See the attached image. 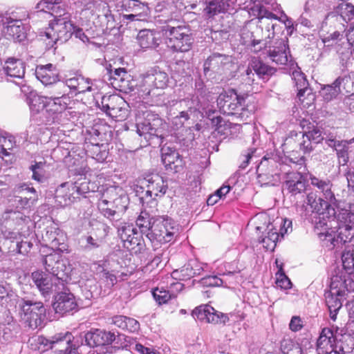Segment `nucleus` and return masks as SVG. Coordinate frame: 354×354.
I'll use <instances>...</instances> for the list:
<instances>
[{
	"label": "nucleus",
	"instance_id": "61",
	"mask_svg": "<svg viewBox=\"0 0 354 354\" xmlns=\"http://www.w3.org/2000/svg\"><path fill=\"white\" fill-rule=\"evenodd\" d=\"M32 247V243L27 241H21L16 244L17 253L22 254L28 253Z\"/></svg>",
	"mask_w": 354,
	"mask_h": 354
},
{
	"label": "nucleus",
	"instance_id": "51",
	"mask_svg": "<svg viewBox=\"0 0 354 354\" xmlns=\"http://www.w3.org/2000/svg\"><path fill=\"white\" fill-rule=\"evenodd\" d=\"M282 346L284 354H303L300 345L290 340L285 341Z\"/></svg>",
	"mask_w": 354,
	"mask_h": 354
},
{
	"label": "nucleus",
	"instance_id": "23",
	"mask_svg": "<svg viewBox=\"0 0 354 354\" xmlns=\"http://www.w3.org/2000/svg\"><path fill=\"white\" fill-rule=\"evenodd\" d=\"M336 337L333 332L328 328L322 330L317 344V351L318 354H337L336 351Z\"/></svg>",
	"mask_w": 354,
	"mask_h": 354
},
{
	"label": "nucleus",
	"instance_id": "42",
	"mask_svg": "<svg viewBox=\"0 0 354 354\" xmlns=\"http://www.w3.org/2000/svg\"><path fill=\"white\" fill-rule=\"evenodd\" d=\"M250 65L255 73L262 77L272 75L275 72L274 68L266 65L257 58L252 59Z\"/></svg>",
	"mask_w": 354,
	"mask_h": 354
},
{
	"label": "nucleus",
	"instance_id": "49",
	"mask_svg": "<svg viewBox=\"0 0 354 354\" xmlns=\"http://www.w3.org/2000/svg\"><path fill=\"white\" fill-rule=\"evenodd\" d=\"M278 21H269V22H261L263 27L262 30H265L267 32V39L268 40H272L271 39H274V35L279 29H281L280 25L277 24Z\"/></svg>",
	"mask_w": 354,
	"mask_h": 354
},
{
	"label": "nucleus",
	"instance_id": "4",
	"mask_svg": "<svg viewBox=\"0 0 354 354\" xmlns=\"http://www.w3.org/2000/svg\"><path fill=\"white\" fill-rule=\"evenodd\" d=\"M167 46L176 51H188L194 42L190 30L185 26L176 25V21H169L162 27Z\"/></svg>",
	"mask_w": 354,
	"mask_h": 354
},
{
	"label": "nucleus",
	"instance_id": "13",
	"mask_svg": "<svg viewBox=\"0 0 354 354\" xmlns=\"http://www.w3.org/2000/svg\"><path fill=\"white\" fill-rule=\"evenodd\" d=\"M143 118L141 117L137 118V133L140 136H143L147 141H149L159 136V133H161L160 126L162 121L150 113L147 112Z\"/></svg>",
	"mask_w": 354,
	"mask_h": 354
},
{
	"label": "nucleus",
	"instance_id": "28",
	"mask_svg": "<svg viewBox=\"0 0 354 354\" xmlns=\"http://www.w3.org/2000/svg\"><path fill=\"white\" fill-rule=\"evenodd\" d=\"M114 194L109 193L108 188L102 194L97 203V207L100 213L111 222H115L114 207Z\"/></svg>",
	"mask_w": 354,
	"mask_h": 354
},
{
	"label": "nucleus",
	"instance_id": "18",
	"mask_svg": "<svg viewBox=\"0 0 354 354\" xmlns=\"http://www.w3.org/2000/svg\"><path fill=\"white\" fill-rule=\"evenodd\" d=\"M308 176L310 184L317 188L325 198V200L321 198H318L320 205L328 207L330 203L335 201V195L332 192L333 183L331 180L328 178H319L312 174H309Z\"/></svg>",
	"mask_w": 354,
	"mask_h": 354
},
{
	"label": "nucleus",
	"instance_id": "10",
	"mask_svg": "<svg viewBox=\"0 0 354 354\" xmlns=\"http://www.w3.org/2000/svg\"><path fill=\"white\" fill-rule=\"evenodd\" d=\"M244 101V98L232 89L222 92L216 99L221 112L227 115H237L239 117L243 114V112L239 113V111H245L243 108Z\"/></svg>",
	"mask_w": 354,
	"mask_h": 354
},
{
	"label": "nucleus",
	"instance_id": "57",
	"mask_svg": "<svg viewBox=\"0 0 354 354\" xmlns=\"http://www.w3.org/2000/svg\"><path fill=\"white\" fill-rule=\"evenodd\" d=\"M131 12L135 14L138 17V19H144L145 21L149 14V8L144 3H141Z\"/></svg>",
	"mask_w": 354,
	"mask_h": 354
},
{
	"label": "nucleus",
	"instance_id": "8",
	"mask_svg": "<svg viewBox=\"0 0 354 354\" xmlns=\"http://www.w3.org/2000/svg\"><path fill=\"white\" fill-rule=\"evenodd\" d=\"M176 232L177 228L171 218L167 216H158L152 223L151 231L147 234V238L152 243H166L174 239Z\"/></svg>",
	"mask_w": 354,
	"mask_h": 354
},
{
	"label": "nucleus",
	"instance_id": "33",
	"mask_svg": "<svg viewBox=\"0 0 354 354\" xmlns=\"http://www.w3.org/2000/svg\"><path fill=\"white\" fill-rule=\"evenodd\" d=\"M292 80L295 82V85L299 92V95L301 97L304 93H308V102L315 99V95L312 92L311 88H308V82L303 73L299 71L292 72Z\"/></svg>",
	"mask_w": 354,
	"mask_h": 354
},
{
	"label": "nucleus",
	"instance_id": "30",
	"mask_svg": "<svg viewBox=\"0 0 354 354\" xmlns=\"http://www.w3.org/2000/svg\"><path fill=\"white\" fill-rule=\"evenodd\" d=\"M3 69L8 76L23 79L25 75L26 64L19 59L10 57L3 65Z\"/></svg>",
	"mask_w": 354,
	"mask_h": 354
},
{
	"label": "nucleus",
	"instance_id": "22",
	"mask_svg": "<svg viewBox=\"0 0 354 354\" xmlns=\"http://www.w3.org/2000/svg\"><path fill=\"white\" fill-rule=\"evenodd\" d=\"M77 190L76 184L73 183H62L55 191L56 202L63 207L70 205L79 199Z\"/></svg>",
	"mask_w": 354,
	"mask_h": 354
},
{
	"label": "nucleus",
	"instance_id": "56",
	"mask_svg": "<svg viewBox=\"0 0 354 354\" xmlns=\"http://www.w3.org/2000/svg\"><path fill=\"white\" fill-rule=\"evenodd\" d=\"M306 203L310 205L317 212H320L322 209H326L327 207H322L319 201L316 199V195L314 193H309L306 196Z\"/></svg>",
	"mask_w": 354,
	"mask_h": 354
},
{
	"label": "nucleus",
	"instance_id": "39",
	"mask_svg": "<svg viewBox=\"0 0 354 354\" xmlns=\"http://www.w3.org/2000/svg\"><path fill=\"white\" fill-rule=\"evenodd\" d=\"M267 230H268L267 235L262 238L261 243L267 250H273L279 239V234L273 224H269Z\"/></svg>",
	"mask_w": 354,
	"mask_h": 354
},
{
	"label": "nucleus",
	"instance_id": "62",
	"mask_svg": "<svg viewBox=\"0 0 354 354\" xmlns=\"http://www.w3.org/2000/svg\"><path fill=\"white\" fill-rule=\"evenodd\" d=\"M131 337H127L124 335H118L117 338L115 337V343L120 344L118 347L121 348L127 349L131 344Z\"/></svg>",
	"mask_w": 354,
	"mask_h": 354
},
{
	"label": "nucleus",
	"instance_id": "38",
	"mask_svg": "<svg viewBox=\"0 0 354 354\" xmlns=\"http://www.w3.org/2000/svg\"><path fill=\"white\" fill-rule=\"evenodd\" d=\"M201 89L203 88L201 87L197 88V93H198L201 97H199L198 95L193 96L192 99L185 101L186 105L188 106L190 111H199L200 109H205V101L213 100V97H210L209 95L205 98V96H203V94L204 93L206 95L205 91H201Z\"/></svg>",
	"mask_w": 354,
	"mask_h": 354
},
{
	"label": "nucleus",
	"instance_id": "16",
	"mask_svg": "<svg viewBox=\"0 0 354 354\" xmlns=\"http://www.w3.org/2000/svg\"><path fill=\"white\" fill-rule=\"evenodd\" d=\"M106 69L109 75V79L111 81V84L115 88L125 93L133 91L134 82L125 68H118L112 69L110 67Z\"/></svg>",
	"mask_w": 354,
	"mask_h": 354
},
{
	"label": "nucleus",
	"instance_id": "7",
	"mask_svg": "<svg viewBox=\"0 0 354 354\" xmlns=\"http://www.w3.org/2000/svg\"><path fill=\"white\" fill-rule=\"evenodd\" d=\"M19 308L21 320L29 328L35 329L44 324L46 310L42 302L22 299Z\"/></svg>",
	"mask_w": 354,
	"mask_h": 354
},
{
	"label": "nucleus",
	"instance_id": "37",
	"mask_svg": "<svg viewBox=\"0 0 354 354\" xmlns=\"http://www.w3.org/2000/svg\"><path fill=\"white\" fill-rule=\"evenodd\" d=\"M48 97L41 96L37 93H31L28 96L30 109L33 113H39L45 108L48 109Z\"/></svg>",
	"mask_w": 354,
	"mask_h": 354
},
{
	"label": "nucleus",
	"instance_id": "48",
	"mask_svg": "<svg viewBox=\"0 0 354 354\" xmlns=\"http://www.w3.org/2000/svg\"><path fill=\"white\" fill-rule=\"evenodd\" d=\"M275 283L277 287L283 290H288L292 287V283L283 272V267H279L275 273Z\"/></svg>",
	"mask_w": 354,
	"mask_h": 354
},
{
	"label": "nucleus",
	"instance_id": "60",
	"mask_svg": "<svg viewBox=\"0 0 354 354\" xmlns=\"http://www.w3.org/2000/svg\"><path fill=\"white\" fill-rule=\"evenodd\" d=\"M82 77V76H76L66 79L62 84V87L65 88L66 86H68L70 89L76 91L80 84L79 80Z\"/></svg>",
	"mask_w": 354,
	"mask_h": 354
},
{
	"label": "nucleus",
	"instance_id": "3",
	"mask_svg": "<svg viewBox=\"0 0 354 354\" xmlns=\"http://www.w3.org/2000/svg\"><path fill=\"white\" fill-rule=\"evenodd\" d=\"M30 222L29 216L19 210L7 209L0 218V230L5 238L16 239L28 234Z\"/></svg>",
	"mask_w": 354,
	"mask_h": 354
},
{
	"label": "nucleus",
	"instance_id": "27",
	"mask_svg": "<svg viewBox=\"0 0 354 354\" xmlns=\"http://www.w3.org/2000/svg\"><path fill=\"white\" fill-rule=\"evenodd\" d=\"M285 187L291 195H297L305 192L306 182L301 173L285 172Z\"/></svg>",
	"mask_w": 354,
	"mask_h": 354
},
{
	"label": "nucleus",
	"instance_id": "36",
	"mask_svg": "<svg viewBox=\"0 0 354 354\" xmlns=\"http://www.w3.org/2000/svg\"><path fill=\"white\" fill-rule=\"evenodd\" d=\"M6 33L15 39L21 41L25 37L22 21L18 19H9L6 27Z\"/></svg>",
	"mask_w": 354,
	"mask_h": 354
},
{
	"label": "nucleus",
	"instance_id": "63",
	"mask_svg": "<svg viewBox=\"0 0 354 354\" xmlns=\"http://www.w3.org/2000/svg\"><path fill=\"white\" fill-rule=\"evenodd\" d=\"M342 266H354V254L352 251L343 252L342 255Z\"/></svg>",
	"mask_w": 354,
	"mask_h": 354
},
{
	"label": "nucleus",
	"instance_id": "20",
	"mask_svg": "<svg viewBox=\"0 0 354 354\" xmlns=\"http://www.w3.org/2000/svg\"><path fill=\"white\" fill-rule=\"evenodd\" d=\"M28 192L35 194L36 191L33 187H30L26 184L16 186L14 189V194L19 195L10 199V206H15L17 208H26L33 205L37 198L36 196L28 198L26 196Z\"/></svg>",
	"mask_w": 354,
	"mask_h": 354
},
{
	"label": "nucleus",
	"instance_id": "32",
	"mask_svg": "<svg viewBox=\"0 0 354 354\" xmlns=\"http://www.w3.org/2000/svg\"><path fill=\"white\" fill-rule=\"evenodd\" d=\"M70 98L64 94V91H59L57 96L48 97V109L47 111L59 113L65 110L69 104Z\"/></svg>",
	"mask_w": 354,
	"mask_h": 354
},
{
	"label": "nucleus",
	"instance_id": "35",
	"mask_svg": "<svg viewBox=\"0 0 354 354\" xmlns=\"http://www.w3.org/2000/svg\"><path fill=\"white\" fill-rule=\"evenodd\" d=\"M336 353L337 354H353L354 353V337L349 334L337 335L336 337Z\"/></svg>",
	"mask_w": 354,
	"mask_h": 354
},
{
	"label": "nucleus",
	"instance_id": "34",
	"mask_svg": "<svg viewBox=\"0 0 354 354\" xmlns=\"http://www.w3.org/2000/svg\"><path fill=\"white\" fill-rule=\"evenodd\" d=\"M230 0H204V12L209 17L224 12L230 6Z\"/></svg>",
	"mask_w": 354,
	"mask_h": 354
},
{
	"label": "nucleus",
	"instance_id": "19",
	"mask_svg": "<svg viewBox=\"0 0 354 354\" xmlns=\"http://www.w3.org/2000/svg\"><path fill=\"white\" fill-rule=\"evenodd\" d=\"M324 225H326L325 230L326 231L324 233L326 234V238H328L327 241H330L333 247L339 246V244L342 245L346 242L351 241L354 237V225L345 223L339 225L336 237H332L331 234H329L327 223H322V222L320 221L319 223H317L316 227L319 228V226L322 227Z\"/></svg>",
	"mask_w": 354,
	"mask_h": 354
},
{
	"label": "nucleus",
	"instance_id": "21",
	"mask_svg": "<svg viewBox=\"0 0 354 354\" xmlns=\"http://www.w3.org/2000/svg\"><path fill=\"white\" fill-rule=\"evenodd\" d=\"M84 337L86 344L90 347L109 345L115 340L114 333L100 329H92Z\"/></svg>",
	"mask_w": 354,
	"mask_h": 354
},
{
	"label": "nucleus",
	"instance_id": "44",
	"mask_svg": "<svg viewBox=\"0 0 354 354\" xmlns=\"http://www.w3.org/2000/svg\"><path fill=\"white\" fill-rule=\"evenodd\" d=\"M336 13L346 22L354 17V6L349 3L342 2L335 10Z\"/></svg>",
	"mask_w": 354,
	"mask_h": 354
},
{
	"label": "nucleus",
	"instance_id": "59",
	"mask_svg": "<svg viewBox=\"0 0 354 354\" xmlns=\"http://www.w3.org/2000/svg\"><path fill=\"white\" fill-rule=\"evenodd\" d=\"M59 231L60 230L58 229L53 230L50 228V230H48L42 236L43 241L47 245H50V244L55 240L57 235H58L57 232H59Z\"/></svg>",
	"mask_w": 354,
	"mask_h": 354
},
{
	"label": "nucleus",
	"instance_id": "2",
	"mask_svg": "<svg viewBox=\"0 0 354 354\" xmlns=\"http://www.w3.org/2000/svg\"><path fill=\"white\" fill-rule=\"evenodd\" d=\"M354 267H335L333 272L330 290L325 293L326 303L333 321L337 319L338 311L342 306V301L346 292L347 281L352 280L351 274Z\"/></svg>",
	"mask_w": 354,
	"mask_h": 354
},
{
	"label": "nucleus",
	"instance_id": "12",
	"mask_svg": "<svg viewBox=\"0 0 354 354\" xmlns=\"http://www.w3.org/2000/svg\"><path fill=\"white\" fill-rule=\"evenodd\" d=\"M169 82L168 75L156 68H152L143 75L140 84L142 95H149L153 88L163 89Z\"/></svg>",
	"mask_w": 354,
	"mask_h": 354
},
{
	"label": "nucleus",
	"instance_id": "45",
	"mask_svg": "<svg viewBox=\"0 0 354 354\" xmlns=\"http://www.w3.org/2000/svg\"><path fill=\"white\" fill-rule=\"evenodd\" d=\"M112 223L117 227L118 235L122 241H128L129 236L135 234V231H136L133 225L122 223L121 220L117 223L118 224H116V222H112Z\"/></svg>",
	"mask_w": 354,
	"mask_h": 354
},
{
	"label": "nucleus",
	"instance_id": "46",
	"mask_svg": "<svg viewBox=\"0 0 354 354\" xmlns=\"http://www.w3.org/2000/svg\"><path fill=\"white\" fill-rule=\"evenodd\" d=\"M196 274L193 267H179L171 272V277L176 280H187Z\"/></svg>",
	"mask_w": 354,
	"mask_h": 354
},
{
	"label": "nucleus",
	"instance_id": "40",
	"mask_svg": "<svg viewBox=\"0 0 354 354\" xmlns=\"http://www.w3.org/2000/svg\"><path fill=\"white\" fill-rule=\"evenodd\" d=\"M138 44L142 48H149L156 46L154 33L149 30H142L137 37Z\"/></svg>",
	"mask_w": 354,
	"mask_h": 354
},
{
	"label": "nucleus",
	"instance_id": "11",
	"mask_svg": "<svg viewBox=\"0 0 354 354\" xmlns=\"http://www.w3.org/2000/svg\"><path fill=\"white\" fill-rule=\"evenodd\" d=\"M98 105L103 111L115 120H124L128 115L125 101L117 95L103 96Z\"/></svg>",
	"mask_w": 354,
	"mask_h": 354
},
{
	"label": "nucleus",
	"instance_id": "9",
	"mask_svg": "<svg viewBox=\"0 0 354 354\" xmlns=\"http://www.w3.org/2000/svg\"><path fill=\"white\" fill-rule=\"evenodd\" d=\"M286 165L273 158H264L257 169L259 182L264 185H277L281 180V173L286 172Z\"/></svg>",
	"mask_w": 354,
	"mask_h": 354
},
{
	"label": "nucleus",
	"instance_id": "25",
	"mask_svg": "<svg viewBox=\"0 0 354 354\" xmlns=\"http://www.w3.org/2000/svg\"><path fill=\"white\" fill-rule=\"evenodd\" d=\"M147 191L146 194L150 197L163 196L167 189V182L163 177L155 174L148 176L145 178Z\"/></svg>",
	"mask_w": 354,
	"mask_h": 354
},
{
	"label": "nucleus",
	"instance_id": "50",
	"mask_svg": "<svg viewBox=\"0 0 354 354\" xmlns=\"http://www.w3.org/2000/svg\"><path fill=\"white\" fill-rule=\"evenodd\" d=\"M170 252L166 249L158 252L151 261V263L154 266L163 265L167 266L169 263Z\"/></svg>",
	"mask_w": 354,
	"mask_h": 354
},
{
	"label": "nucleus",
	"instance_id": "47",
	"mask_svg": "<svg viewBox=\"0 0 354 354\" xmlns=\"http://www.w3.org/2000/svg\"><path fill=\"white\" fill-rule=\"evenodd\" d=\"M276 227L279 225V229L277 230L279 236L283 237L285 234H289L292 231V221L288 218H277L272 223Z\"/></svg>",
	"mask_w": 354,
	"mask_h": 354
},
{
	"label": "nucleus",
	"instance_id": "24",
	"mask_svg": "<svg viewBox=\"0 0 354 354\" xmlns=\"http://www.w3.org/2000/svg\"><path fill=\"white\" fill-rule=\"evenodd\" d=\"M35 75L45 86L52 85L59 81V71L53 64L37 66Z\"/></svg>",
	"mask_w": 354,
	"mask_h": 354
},
{
	"label": "nucleus",
	"instance_id": "54",
	"mask_svg": "<svg viewBox=\"0 0 354 354\" xmlns=\"http://www.w3.org/2000/svg\"><path fill=\"white\" fill-rule=\"evenodd\" d=\"M306 137L315 143H319L324 138L322 132L317 127H313L312 130L304 133V138Z\"/></svg>",
	"mask_w": 354,
	"mask_h": 354
},
{
	"label": "nucleus",
	"instance_id": "41",
	"mask_svg": "<svg viewBox=\"0 0 354 354\" xmlns=\"http://www.w3.org/2000/svg\"><path fill=\"white\" fill-rule=\"evenodd\" d=\"M156 216H150L146 212H142L136 219V225L142 234H147L151 231L152 223Z\"/></svg>",
	"mask_w": 354,
	"mask_h": 354
},
{
	"label": "nucleus",
	"instance_id": "26",
	"mask_svg": "<svg viewBox=\"0 0 354 354\" xmlns=\"http://www.w3.org/2000/svg\"><path fill=\"white\" fill-rule=\"evenodd\" d=\"M109 193L114 194L113 201H114V207L115 214L116 223L122 220V217L126 212L129 205V197L124 191L119 187H111L108 188Z\"/></svg>",
	"mask_w": 354,
	"mask_h": 354
},
{
	"label": "nucleus",
	"instance_id": "29",
	"mask_svg": "<svg viewBox=\"0 0 354 354\" xmlns=\"http://www.w3.org/2000/svg\"><path fill=\"white\" fill-rule=\"evenodd\" d=\"M162 161L167 169L178 171V168L183 165V160L179 153L172 148L164 146L161 149Z\"/></svg>",
	"mask_w": 354,
	"mask_h": 354
},
{
	"label": "nucleus",
	"instance_id": "64",
	"mask_svg": "<svg viewBox=\"0 0 354 354\" xmlns=\"http://www.w3.org/2000/svg\"><path fill=\"white\" fill-rule=\"evenodd\" d=\"M127 317L123 315H116L112 317V324L116 326L117 327L125 329L127 328Z\"/></svg>",
	"mask_w": 354,
	"mask_h": 354
},
{
	"label": "nucleus",
	"instance_id": "52",
	"mask_svg": "<svg viewBox=\"0 0 354 354\" xmlns=\"http://www.w3.org/2000/svg\"><path fill=\"white\" fill-rule=\"evenodd\" d=\"M58 235L55 240L50 244V247L53 250H57L59 252H64L67 250L66 245L65 243V236L62 231L57 232Z\"/></svg>",
	"mask_w": 354,
	"mask_h": 354
},
{
	"label": "nucleus",
	"instance_id": "1",
	"mask_svg": "<svg viewBox=\"0 0 354 354\" xmlns=\"http://www.w3.org/2000/svg\"><path fill=\"white\" fill-rule=\"evenodd\" d=\"M59 268V267H51L50 270H47L53 275L50 279L47 277L46 274L39 271L33 272L32 277L44 297H48L53 292L57 293L55 296L53 308L56 313L64 315L75 310L77 305L74 295L66 286L69 279L68 271Z\"/></svg>",
	"mask_w": 354,
	"mask_h": 354
},
{
	"label": "nucleus",
	"instance_id": "14",
	"mask_svg": "<svg viewBox=\"0 0 354 354\" xmlns=\"http://www.w3.org/2000/svg\"><path fill=\"white\" fill-rule=\"evenodd\" d=\"M265 54L277 64L284 65L288 62V50L285 41L282 39L269 40L264 43Z\"/></svg>",
	"mask_w": 354,
	"mask_h": 354
},
{
	"label": "nucleus",
	"instance_id": "43",
	"mask_svg": "<svg viewBox=\"0 0 354 354\" xmlns=\"http://www.w3.org/2000/svg\"><path fill=\"white\" fill-rule=\"evenodd\" d=\"M354 142V138L350 140H341L337 142V147L335 148L337 157L343 165H346L348 161V145Z\"/></svg>",
	"mask_w": 354,
	"mask_h": 354
},
{
	"label": "nucleus",
	"instance_id": "31",
	"mask_svg": "<svg viewBox=\"0 0 354 354\" xmlns=\"http://www.w3.org/2000/svg\"><path fill=\"white\" fill-rule=\"evenodd\" d=\"M350 77L344 76L337 78L332 84L324 85L320 91L321 95L325 101L329 102L337 97L341 93V86L350 82Z\"/></svg>",
	"mask_w": 354,
	"mask_h": 354
},
{
	"label": "nucleus",
	"instance_id": "15",
	"mask_svg": "<svg viewBox=\"0 0 354 354\" xmlns=\"http://www.w3.org/2000/svg\"><path fill=\"white\" fill-rule=\"evenodd\" d=\"M194 318L210 324H226L229 322L227 315L216 310L209 305L200 306L192 311Z\"/></svg>",
	"mask_w": 354,
	"mask_h": 354
},
{
	"label": "nucleus",
	"instance_id": "55",
	"mask_svg": "<svg viewBox=\"0 0 354 354\" xmlns=\"http://www.w3.org/2000/svg\"><path fill=\"white\" fill-rule=\"evenodd\" d=\"M44 163L36 162L34 165L31 166L32 171V178L38 182L43 183L45 180V176L42 172Z\"/></svg>",
	"mask_w": 354,
	"mask_h": 354
},
{
	"label": "nucleus",
	"instance_id": "53",
	"mask_svg": "<svg viewBox=\"0 0 354 354\" xmlns=\"http://www.w3.org/2000/svg\"><path fill=\"white\" fill-rule=\"evenodd\" d=\"M153 296L158 304H165L171 299V295L168 291L158 288L153 290Z\"/></svg>",
	"mask_w": 354,
	"mask_h": 354
},
{
	"label": "nucleus",
	"instance_id": "58",
	"mask_svg": "<svg viewBox=\"0 0 354 354\" xmlns=\"http://www.w3.org/2000/svg\"><path fill=\"white\" fill-rule=\"evenodd\" d=\"M79 86L76 90L79 93L91 92L93 91L92 85L90 84L88 79L82 77L79 80Z\"/></svg>",
	"mask_w": 354,
	"mask_h": 354
},
{
	"label": "nucleus",
	"instance_id": "6",
	"mask_svg": "<svg viewBox=\"0 0 354 354\" xmlns=\"http://www.w3.org/2000/svg\"><path fill=\"white\" fill-rule=\"evenodd\" d=\"M59 16L50 21L49 26L43 34L41 39L46 42V48H53L54 45L59 42L63 44L67 41L72 36L74 25L68 16Z\"/></svg>",
	"mask_w": 354,
	"mask_h": 354
},
{
	"label": "nucleus",
	"instance_id": "17",
	"mask_svg": "<svg viewBox=\"0 0 354 354\" xmlns=\"http://www.w3.org/2000/svg\"><path fill=\"white\" fill-rule=\"evenodd\" d=\"M233 66L231 56L218 53L212 54L204 63V72L212 71L216 73H223Z\"/></svg>",
	"mask_w": 354,
	"mask_h": 354
},
{
	"label": "nucleus",
	"instance_id": "5",
	"mask_svg": "<svg viewBox=\"0 0 354 354\" xmlns=\"http://www.w3.org/2000/svg\"><path fill=\"white\" fill-rule=\"evenodd\" d=\"M32 342L38 345L37 349L41 352L50 348H55L60 354H79L77 348L80 344L70 333H59L50 339H47L44 336H37L33 337Z\"/></svg>",
	"mask_w": 354,
	"mask_h": 354
}]
</instances>
